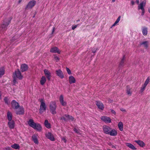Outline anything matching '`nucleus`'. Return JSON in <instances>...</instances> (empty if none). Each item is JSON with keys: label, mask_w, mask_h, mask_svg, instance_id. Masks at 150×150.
<instances>
[{"label": "nucleus", "mask_w": 150, "mask_h": 150, "mask_svg": "<svg viewBox=\"0 0 150 150\" xmlns=\"http://www.w3.org/2000/svg\"><path fill=\"white\" fill-rule=\"evenodd\" d=\"M12 19V18L10 17L4 20L3 23L0 25V33L1 34L4 33L7 29V26L9 24Z\"/></svg>", "instance_id": "nucleus-1"}, {"label": "nucleus", "mask_w": 150, "mask_h": 150, "mask_svg": "<svg viewBox=\"0 0 150 150\" xmlns=\"http://www.w3.org/2000/svg\"><path fill=\"white\" fill-rule=\"evenodd\" d=\"M57 108V105L55 101H52L50 105V111L51 113L53 115L56 113V110Z\"/></svg>", "instance_id": "nucleus-2"}, {"label": "nucleus", "mask_w": 150, "mask_h": 150, "mask_svg": "<svg viewBox=\"0 0 150 150\" xmlns=\"http://www.w3.org/2000/svg\"><path fill=\"white\" fill-rule=\"evenodd\" d=\"M40 102L41 103L39 109V112L42 114L46 110V104L42 98L40 99Z\"/></svg>", "instance_id": "nucleus-3"}, {"label": "nucleus", "mask_w": 150, "mask_h": 150, "mask_svg": "<svg viewBox=\"0 0 150 150\" xmlns=\"http://www.w3.org/2000/svg\"><path fill=\"white\" fill-rule=\"evenodd\" d=\"M36 1L34 0L30 1L25 7V9H31L35 5Z\"/></svg>", "instance_id": "nucleus-4"}, {"label": "nucleus", "mask_w": 150, "mask_h": 150, "mask_svg": "<svg viewBox=\"0 0 150 150\" xmlns=\"http://www.w3.org/2000/svg\"><path fill=\"white\" fill-rule=\"evenodd\" d=\"M14 76L19 80L22 79L23 78V76L21 75V72L18 69L15 71L14 73Z\"/></svg>", "instance_id": "nucleus-5"}, {"label": "nucleus", "mask_w": 150, "mask_h": 150, "mask_svg": "<svg viewBox=\"0 0 150 150\" xmlns=\"http://www.w3.org/2000/svg\"><path fill=\"white\" fill-rule=\"evenodd\" d=\"M12 108L14 110H17L20 106L19 103L15 100H13L11 102Z\"/></svg>", "instance_id": "nucleus-6"}, {"label": "nucleus", "mask_w": 150, "mask_h": 150, "mask_svg": "<svg viewBox=\"0 0 150 150\" xmlns=\"http://www.w3.org/2000/svg\"><path fill=\"white\" fill-rule=\"evenodd\" d=\"M100 119L106 123H110L111 122V118L108 117L102 116L100 117Z\"/></svg>", "instance_id": "nucleus-7"}, {"label": "nucleus", "mask_w": 150, "mask_h": 150, "mask_svg": "<svg viewBox=\"0 0 150 150\" xmlns=\"http://www.w3.org/2000/svg\"><path fill=\"white\" fill-rule=\"evenodd\" d=\"M111 128L108 126L104 125L103 126V132L105 134H108Z\"/></svg>", "instance_id": "nucleus-8"}, {"label": "nucleus", "mask_w": 150, "mask_h": 150, "mask_svg": "<svg viewBox=\"0 0 150 150\" xmlns=\"http://www.w3.org/2000/svg\"><path fill=\"white\" fill-rule=\"evenodd\" d=\"M46 137L48 139L52 141H54L55 138L52 134L51 132H48L45 134Z\"/></svg>", "instance_id": "nucleus-9"}, {"label": "nucleus", "mask_w": 150, "mask_h": 150, "mask_svg": "<svg viewBox=\"0 0 150 150\" xmlns=\"http://www.w3.org/2000/svg\"><path fill=\"white\" fill-rule=\"evenodd\" d=\"M45 74L47 79L48 81H50L51 79V73L47 69H45L44 70Z\"/></svg>", "instance_id": "nucleus-10"}, {"label": "nucleus", "mask_w": 150, "mask_h": 150, "mask_svg": "<svg viewBox=\"0 0 150 150\" xmlns=\"http://www.w3.org/2000/svg\"><path fill=\"white\" fill-rule=\"evenodd\" d=\"M96 105L97 106L99 109L103 110L104 108V106L103 103L100 101H96Z\"/></svg>", "instance_id": "nucleus-11"}, {"label": "nucleus", "mask_w": 150, "mask_h": 150, "mask_svg": "<svg viewBox=\"0 0 150 150\" xmlns=\"http://www.w3.org/2000/svg\"><path fill=\"white\" fill-rule=\"evenodd\" d=\"M56 73L57 76L59 77L60 78L62 79L64 78V75L62 71L60 69H58L56 71Z\"/></svg>", "instance_id": "nucleus-12"}, {"label": "nucleus", "mask_w": 150, "mask_h": 150, "mask_svg": "<svg viewBox=\"0 0 150 150\" xmlns=\"http://www.w3.org/2000/svg\"><path fill=\"white\" fill-rule=\"evenodd\" d=\"M50 52L52 53H57L58 54L60 53V52L59 49L56 47H53L50 50Z\"/></svg>", "instance_id": "nucleus-13"}, {"label": "nucleus", "mask_w": 150, "mask_h": 150, "mask_svg": "<svg viewBox=\"0 0 150 150\" xmlns=\"http://www.w3.org/2000/svg\"><path fill=\"white\" fill-rule=\"evenodd\" d=\"M28 68V65L25 64H22L21 66V69L22 72L26 71Z\"/></svg>", "instance_id": "nucleus-14"}, {"label": "nucleus", "mask_w": 150, "mask_h": 150, "mask_svg": "<svg viewBox=\"0 0 150 150\" xmlns=\"http://www.w3.org/2000/svg\"><path fill=\"white\" fill-rule=\"evenodd\" d=\"M18 108V110L16 111V114L19 115L24 114V109L23 107L22 106H20Z\"/></svg>", "instance_id": "nucleus-15"}, {"label": "nucleus", "mask_w": 150, "mask_h": 150, "mask_svg": "<svg viewBox=\"0 0 150 150\" xmlns=\"http://www.w3.org/2000/svg\"><path fill=\"white\" fill-rule=\"evenodd\" d=\"M28 124L32 127L33 128L35 127V125L36 123L34 122L33 119H30L29 121H28Z\"/></svg>", "instance_id": "nucleus-16"}, {"label": "nucleus", "mask_w": 150, "mask_h": 150, "mask_svg": "<svg viewBox=\"0 0 150 150\" xmlns=\"http://www.w3.org/2000/svg\"><path fill=\"white\" fill-rule=\"evenodd\" d=\"M8 125L9 127L11 129H13L14 128L15 126V122L13 120L11 121H9L8 122Z\"/></svg>", "instance_id": "nucleus-17"}, {"label": "nucleus", "mask_w": 150, "mask_h": 150, "mask_svg": "<svg viewBox=\"0 0 150 150\" xmlns=\"http://www.w3.org/2000/svg\"><path fill=\"white\" fill-rule=\"evenodd\" d=\"M146 3V1L144 0L141 2L138 6V9H144V6H145Z\"/></svg>", "instance_id": "nucleus-18"}, {"label": "nucleus", "mask_w": 150, "mask_h": 150, "mask_svg": "<svg viewBox=\"0 0 150 150\" xmlns=\"http://www.w3.org/2000/svg\"><path fill=\"white\" fill-rule=\"evenodd\" d=\"M125 55H123L121 60L119 64V67H122L124 66V65L125 59Z\"/></svg>", "instance_id": "nucleus-19"}, {"label": "nucleus", "mask_w": 150, "mask_h": 150, "mask_svg": "<svg viewBox=\"0 0 150 150\" xmlns=\"http://www.w3.org/2000/svg\"><path fill=\"white\" fill-rule=\"evenodd\" d=\"M134 142L136 143L140 146L143 147L145 146V144L144 142L140 140H135Z\"/></svg>", "instance_id": "nucleus-20"}, {"label": "nucleus", "mask_w": 150, "mask_h": 150, "mask_svg": "<svg viewBox=\"0 0 150 150\" xmlns=\"http://www.w3.org/2000/svg\"><path fill=\"white\" fill-rule=\"evenodd\" d=\"M117 134V131L115 129H111L108 134L112 136H116Z\"/></svg>", "instance_id": "nucleus-21"}, {"label": "nucleus", "mask_w": 150, "mask_h": 150, "mask_svg": "<svg viewBox=\"0 0 150 150\" xmlns=\"http://www.w3.org/2000/svg\"><path fill=\"white\" fill-rule=\"evenodd\" d=\"M140 45H143L144 47L146 49H147L148 47V42L147 41H145L142 42H140Z\"/></svg>", "instance_id": "nucleus-22"}, {"label": "nucleus", "mask_w": 150, "mask_h": 150, "mask_svg": "<svg viewBox=\"0 0 150 150\" xmlns=\"http://www.w3.org/2000/svg\"><path fill=\"white\" fill-rule=\"evenodd\" d=\"M69 81L70 84L75 83L76 80L75 78L72 76H70L69 77Z\"/></svg>", "instance_id": "nucleus-23"}, {"label": "nucleus", "mask_w": 150, "mask_h": 150, "mask_svg": "<svg viewBox=\"0 0 150 150\" xmlns=\"http://www.w3.org/2000/svg\"><path fill=\"white\" fill-rule=\"evenodd\" d=\"M33 128L38 131H40L42 130L41 125L38 123H36L35 125V127Z\"/></svg>", "instance_id": "nucleus-24"}, {"label": "nucleus", "mask_w": 150, "mask_h": 150, "mask_svg": "<svg viewBox=\"0 0 150 150\" xmlns=\"http://www.w3.org/2000/svg\"><path fill=\"white\" fill-rule=\"evenodd\" d=\"M125 144L127 146L133 150H136L137 149V148L131 143H127Z\"/></svg>", "instance_id": "nucleus-25"}, {"label": "nucleus", "mask_w": 150, "mask_h": 150, "mask_svg": "<svg viewBox=\"0 0 150 150\" xmlns=\"http://www.w3.org/2000/svg\"><path fill=\"white\" fill-rule=\"evenodd\" d=\"M46 81V79L44 76H42L40 80V83L42 85H43Z\"/></svg>", "instance_id": "nucleus-26"}, {"label": "nucleus", "mask_w": 150, "mask_h": 150, "mask_svg": "<svg viewBox=\"0 0 150 150\" xmlns=\"http://www.w3.org/2000/svg\"><path fill=\"white\" fill-rule=\"evenodd\" d=\"M44 124L45 127L48 129H50L51 128V125L50 123H49L47 120H45Z\"/></svg>", "instance_id": "nucleus-27"}, {"label": "nucleus", "mask_w": 150, "mask_h": 150, "mask_svg": "<svg viewBox=\"0 0 150 150\" xmlns=\"http://www.w3.org/2000/svg\"><path fill=\"white\" fill-rule=\"evenodd\" d=\"M32 139L34 142L36 144H38L39 143L38 140L36 136L35 135H33L32 136Z\"/></svg>", "instance_id": "nucleus-28"}, {"label": "nucleus", "mask_w": 150, "mask_h": 150, "mask_svg": "<svg viewBox=\"0 0 150 150\" xmlns=\"http://www.w3.org/2000/svg\"><path fill=\"white\" fill-rule=\"evenodd\" d=\"M7 119L9 121H11L12 119V115L11 112H8L7 113Z\"/></svg>", "instance_id": "nucleus-29"}, {"label": "nucleus", "mask_w": 150, "mask_h": 150, "mask_svg": "<svg viewBox=\"0 0 150 150\" xmlns=\"http://www.w3.org/2000/svg\"><path fill=\"white\" fill-rule=\"evenodd\" d=\"M147 28L146 27H144L142 29V32L144 35H146L147 34Z\"/></svg>", "instance_id": "nucleus-30"}, {"label": "nucleus", "mask_w": 150, "mask_h": 150, "mask_svg": "<svg viewBox=\"0 0 150 150\" xmlns=\"http://www.w3.org/2000/svg\"><path fill=\"white\" fill-rule=\"evenodd\" d=\"M118 126L120 130L121 131H122L123 130V124L121 122H119L118 124Z\"/></svg>", "instance_id": "nucleus-31"}, {"label": "nucleus", "mask_w": 150, "mask_h": 150, "mask_svg": "<svg viewBox=\"0 0 150 150\" xmlns=\"http://www.w3.org/2000/svg\"><path fill=\"white\" fill-rule=\"evenodd\" d=\"M11 147L15 149H20V146L18 144H14L11 146Z\"/></svg>", "instance_id": "nucleus-32"}, {"label": "nucleus", "mask_w": 150, "mask_h": 150, "mask_svg": "<svg viewBox=\"0 0 150 150\" xmlns=\"http://www.w3.org/2000/svg\"><path fill=\"white\" fill-rule=\"evenodd\" d=\"M121 17V16H120L118 17L117 19L115 22V23L112 25L111 28H112V27L115 26L118 23H119V22L120 20Z\"/></svg>", "instance_id": "nucleus-33"}, {"label": "nucleus", "mask_w": 150, "mask_h": 150, "mask_svg": "<svg viewBox=\"0 0 150 150\" xmlns=\"http://www.w3.org/2000/svg\"><path fill=\"white\" fill-rule=\"evenodd\" d=\"M126 92L128 95H131L132 93L130 92V88L129 86L127 85L126 86Z\"/></svg>", "instance_id": "nucleus-34"}, {"label": "nucleus", "mask_w": 150, "mask_h": 150, "mask_svg": "<svg viewBox=\"0 0 150 150\" xmlns=\"http://www.w3.org/2000/svg\"><path fill=\"white\" fill-rule=\"evenodd\" d=\"M4 74V70L3 68H0V77H1Z\"/></svg>", "instance_id": "nucleus-35"}, {"label": "nucleus", "mask_w": 150, "mask_h": 150, "mask_svg": "<svg viewBox=\"0 0 150 150\" xmlns=\"http://www.w3.org/2000/svg\"><path fill=\"white\" fill-rule=\"evenodd\" d=\"M64 116L66 117L67 118L69 119H71L72 121L74 119V118L73 117L69 115L65 114Z\"/></svg>", "instance_id": "nucleus-36"}, {"label": "nucleus", "mask_w": 150, "mask_h": 150, "mask_svg": "<svg viewBox=\"0 0 150 150\" xmlns=\"http://www.w3.org/2000/svg\"><path fill=\"white\" fill-rule=\"evenodd\" d=\"M4 100L5 104L7 105H9V102L8 101V97H5L4 98Z\"/></svg>", "instance_id": "nucleus-37"}, {"label": "nucleus", "mask_w": 150, "mask_h": 150, "mask_svg": "<svg viewBox=\"0 0 150 150\" xmlns=\"http://www.w3.org/2000/svg\"><path fill=\"white\" fill-rule=\"evenodd\" d=\"M149 77H148L147 79L145 81V83L144 85V86H146L149 83Z\"/></svg>", "instance_id": "nucleus-38"}, {"label": "nucleus", "mask_w": 150, "mask_h": 150, "mask_svg": "<svg viewBox=\"0 0 150 150\" xmlns=\"http://www.w3.org/2000/svg\"><path fill=\"white\" fill-rule=\"evenodd\" d=\"M13 85H15V84L17 83L16 81V77H15V76H13Z\"/></svg>", "instance_id": "nucleus-39"}, {"label": "nucleus", "mask_w": 150, "mask_h": 150, "mask_svg": "<svg viewBox=\"0 0 150 150\" xmlns=\"http://www.w3.org/2000/svg\"><path fill=\"white\" fill-rule=\"evenodd\" d=\"M146 86H144V85H143L141 87V89L140 90V92L142 93V92L144 91L145 90V88Z\"/></svg>", "instance_id": "nucleus-40"}, {"label": "nucleus", "mask_w": 150, "mask_h": 150, "mask_svg": "<svg viewBox=\"0 0 150 150\" xmlns=\"http://www.w3.org/2000/svg\"><path fill=\"white\" fill-rule=\"evenodd\" d=\"M66 70L68 74L71 75V71L70 69L67 67H66Z\"/></svg>", "instance_id": "nucleus-41"}, {"label": "nucleus", "mask_w": 150, "mask_h": 150, "mask_svg": "<svg viewBox=\"0 0 150 150\" xmlns=\"http://www.w3.org/2000/svg\"><path fill=\"white\" fill-rule=\"evenodd\" d=\"M64 100V97L62 95H61L59 97V101L60 102H62Z\"/></svg>", "instance_id": "nucleus-42"}, {"label": "nucleus", "mask_w": 150, "mask_h": 150, "mask_svg": "<svg viewBox=\"0 0 150 150\" xmlns=\"http://www.w3.org/2000/svg\"><path fill=\"white\" fill-rule=\"evenodd\" d=\"M61 104L63 106H66L67 105V103L63 100L62 102H60Z\"/></svg>", "instance_id": "nucleus-43"}, {"label": "nucleus", "mask_w": 150, "mask_h": 150, "mask_svg": "<svg viewBox=\"0 0 150 150\" xmlns=\"http://www.w3.org/2000/svg\"><path fill=\"white\" fill-rule=\"evenodd\" d=\"M80 130L77 129L76 128H75L74 129V131L76 133H79V130Z\"/></svg>", "instance_id": "nucleus-44"}, {"label": "nucleus", "mask_w": 150, "mask_h": 150, "mask_svg": "<svg viewBox=\"0 0 150 150\" xmlns=\"http://www.w3.org/2000/svg\"><path fill=\"white\" fill-rule=\"evenodd\" d=\"M4 150H12V149L11 147H5L4 149Z\"/></svg>", "instance_id": "nucleus-45"}, {"label": "nucleus", "mask_w": 150, "mask_h": 150, "mask_svg": "<svg viewBox=\"0 0 150 150\" xmlns=\"http://www.w3.org/2000/svg\"><path fill=\"white\" fill-rule=\"evenodd\" d=\"M110 111L112 113L114 114L115 115L116 114V112L114 110L112 109H110Z\"/></svg>", "instance_id": "nucleus-46"}, {"label": "nucleus", "mask_w": 150, "mask_h": 150, "mask_svg": "<svg viewBox=\"0 0 150 150\" xmlns=\"http://www.w3.org/2000/svg\"><path fill=\"white\" fill-rule=\"evenodd\" d=\"M141 10H142L141 15L142 16H143V15H144V12H145L144 9H141Z\"/></svg>", "instance_id": "nucleus-47"}, {"label": "nucleus", "mask_w": 150, "mask_h": 150, "mask_svg": "<svg viewBox=\"0 0 150 150\" xmlns=\"http://www.w3.org/2000/svg\"><path fill=\"white\" fill-rule=\"evenodd\" d=\"M98 50V48H96V49L94 48L93 50H92V52L93 53H95L96 52V51Z\"/></svg>", "instance_id": "nucleus-48"}, {"label": "nucleus", "mask_w": 150, "mask_h": 150, "mask_svg": "<svg viewBox=\"0 0 150 150\" xmlns=\"http://www.w3.org/2000/svg\"><path fill=\"white\" fill-rule=\"evenodd\" d=\"M61 120H63L65 121L67 120V119H66V118L64 117H61Z\"/></svg>", "instance_id": "nucleus-49"}, {"label": "nucleus", "mask_w": 150, "mask_h": 150, "mask_svg": "<svg viewBox=\"0 0 150 150\" xmlns=\"http://www.w3.org/2000/svg\"><path fill=\"white\" fill-rule=\"evenodd\" d=\"M54 58L56 60H57L58 61L59 59V57L57 56H56L54 57Z\"/></svg>", "instance_id": "nucleus-50"}, {"label": "nucleus", "mask_w": 150, "mask_h": 150, "mask_svg": "<svg viewBox=\"0 0 150 150\" xmlns=\"http://www.w3.org/2000/svg\"><path fill=\"white\" fill-rule=\"evenodd\" d=\"M77 26L76 25H75L74 26H73L72 27V29L73 30H74L75 28H76L77 27Z\"/></svg>", "instance_id": "nucleus-51"}, {"label": "nucleus", "mask_w": 150, "mask_h": 150, "mask_svg": "<svg viewBox=\"0 0 150 150\" xmlns=\"http://www.w3.org/2000/svg\"><path fill=\"white\" fill-rule=\"evenodd\" d=\"M120 110L122 112H125L126 111L125 109L124 108H121L120 109Z\"/></svg>", "instance_id": "nucleus-52"}, {"label": "nucleus", "mask_w": 150, "mask_h": 150, "mask_svg": "<svg viewBox=\"0 0 150 150\" xmlns=\"http://www.w3.org/2000/svg\"><path fill=\"white\" fill-rule=\"evenodd\" d=\"M62 140L64 141V142L65 143H66V142L67 140H66V139L65 138L63 137L62 139Z\"/></svg>", "instance_id": "nucleus-53"}, {"label": "nucleus", "mask_w": 150, "mask_h": 150, "mask_svg": "<svg viewBox=\"0 0 150 150\" xmlns=\"http://www.w3.org/2000/svg\"><path fill=\"white\" fill-rule=\"evenodd\" d=\"M131 4L132 5H134V1L133 0H132L131 1Z\"/></svg>", "instance_id": "nucleus-54"}, {"label": "nucleus", "mask_w": 150, "mask_h": 150, "mask_svg": "<svg viewBox=\"0 0 150 150\" xmlns=\"http://www.w3.org/2000/svg\"><path fill=\"white\" fill-rule=\"evenodd\" d=\"M55 30V28L53 27V29L52 32V34H53Z\"/></svg>", "instance_id": "nucleus-55"}, {"label": "nucleus", "mask_w": 150, "mask_h": 150, "mask_svg": "<svg viewBox=\"0 0 150 150\" xmlns=\"http://www.w3.org/2000/svg\"><path fill=\"white\" fill-rule=\"evenodd\" d=\"M136 2L137 4H139V0H136Z\"/></svg>", "instance_id": "nucleus-56"}, {"label": "nucleus", "mask_w": 150, "mask_h": 150, "mask_svg": "<svg viewBox=\"0 0 150 150\" xmlns=\"http://www.w3.org/2000/svg\"><path fill=\"white\" fill-rule=\"evenodd\" d=\"M22 0H19L18 1V3L19 4H20L21 3V2L22 1Z\"/></svg>", "instance_id": "nucleus-57"}, {"label": "nucleus", "mask_w": 150, "mask_h": 150, "mask_svg": "<svg viewBox=\"0 0 150 150\" xmlns=\"http://www.w3.org/2000/svg\"><path fill=\"white\" fill-rule=\"evenodd\" d=\"M112 148H115V146L113 145H112Z\"/></svg>", "instance_id": "nucleus-58"}, {"label": "nucleus", "mask_w": 150, "mask_h": 150, "mask_svg": "<svg viewBox=\"0 0 150 150\" xmlns=\"http://www.w3.org/2000/svg\"><path fill=\"white\" fill-rule=\"evenodd\" d=\"M115 0H112V2H114L115 1Z\"/></svg>", "instance_id": "nucleus-59"}, {"label": "nucleus", "mask_w": 150, "mask_h": 150, "mask_svg": "<svg viewBox=\"0 0 150 150\" xmlns=\"http://www.w3.org/2000/svg\"><path fill=\"white\" fill-rule=\"evenodd\" d=\"M11 42H13V39H12V40H11Z\"/></svg>", "instance_id": "nucleus-60"}, {"label": "nucleus", "mask_w": 150, "mask_h": 150, "mask_svg": "<svg viewBox=\"0 0 150 150\" xmlns=\"http://www.w3.org/2000/svg\"><path fill=\"white\" fill-rule=\"evenodd\" d=\"M1 92L0 91V99H1Z\"/></svg>", "instance_id": "nucleus-61"}, {"label": "nucleus", "mask_w": 150, "mask_h": 150, "mask_svg": "<svg viewBox=\"0 0 150 150\" xmlns=\"http://www.w3.org/2000/svg\"><path fill=\"white\" fill-rule=\"evenodd\" d=\"M148 11H149V12L150 13V8L149 9Z\"/></svg>", "instance_id": "nucleus-62"}, {"label": "nucleus", "mask_w": 150, "mask_h": 150, "mask_svg": "<svg viewBox=\"0 0 150 150\" xmlns=\"http://www.w3.org/2000/svg\"><path fill=\"white\" fill-rule=\"evenodd\" d=\"M37 150V149H36V150Z\"/></svg>", "instance_id": "nucleus-63"}]
</instances>
